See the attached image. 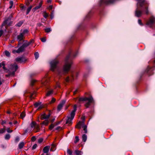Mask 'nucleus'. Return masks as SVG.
Instances as JSON below:
<instances>
[{
    "instance_id": "1",
    "label": "nucleus",
    "mask_w": 155,
    "mask_h": 155,
    "mask_svg": "<svg viewBox=\"0 0 155 155\" xmlns=\"http://www.w3.org/2000/svg\"><path fill=\"white\" fill-rule=\"evenodd\" d=\"M71 54V52H70L66 58L65 64L63 68V71H62L61 68L58 66V64L59 62L57 60H53L50 62V64L51 70L52 71H57L58 73V75L59 76H60L64 73L68 72L69 71L71 65L72 64V62L71 61H69Z\"/></svg>"
},
{
    "instance_id": "12",
    "label": "nucleus",
    "mask_w": 155,
    "mask_h": 155,
    "mask_svg": "<svg viewBox=\"0 0 155 155\" xmlns=\"http://www.w3.org/2000/svg\"><path fill=\"white\" fill-rule=\"evenodd\" d=\"M15 60L16 61L19 62L20 63L25 62L26 61V59L24 57H20L17 58Z\"/></svg>"
},
{
    "instance_id": "37",
    "label": "nucleus",
    "mask_w": 155,
    "mask_h": 155,
    "mask_svg": "<svg viewBox=\"0 0 155 155\" xmlns=\"http://www.w3.org/2000/svg\"><path fill=\"white\" fill-rule=\"evenodd\" d=\"M5 52L6 55L8 57L10 55V53L9 51H5Z\"/></svg>"
},
{
    "instance_id": "50",
    "label": "nucleus",
    "mask_w": 155,
    "mask_h": 155,
    "mask_svg": "<svg viewBox=\"0 0 155 155\" xmlns=\"http://www.w3.org/2000/svg\"><path fill=\"white\" fill-rule=\"evenodd\" d=\"M54 127V125L52 124H51L50 126H49V129L50 130H51Z\"/></svg>"
},
{
    "instance_id": "8",
    "label": "nucleus",
    "mask_w": 155,
    "mask_h": 155,
    "mask_svg": "<svg viewBox=\"0 0 155 155\" xmlns=\"http://www.w3.org/2000/svg\"><path fill=\"white\" fill-rule=\"evenodd\" d=\"M115 0H101L100 5H101L103 4L107 5L113 3Z\"/></svg>"
},
{
    "instance_id": "9",
    "label": "nucleus",
    "mask_w": 155,
    "mask_h": 155,
    "mask_svg": "<svg viewBox=\"0 0 155 155\" xmlns=\"http://www.w3.org/2000/svg\"><path fill=\"white\" fill-rule=\"evenodd\" d=\"M24 35H23V34L21 33H20V34L17 36V40L18 42V45H19L21 44L20 42V41H22L23 42H24L25 41L24 40Z\"/></svg>"
},
{
    "instance_id": "53",
    "label": "nucleus",
    "mask_w": 155,
    "mask_h": 155,
    "mask_svg": "<svg viewBox=\"0 0 155 155\" xmlns=\"http://www.w3.org/2000/svg\"><path fill=\"white\" fill-rule=\"evenodd\" d=\"M41 40L42 42H45L46 41V39L45 38H41Z\"/></svg>"
},
{
    "instance_id": "19",
    "label": "nucleus",
    "mask_w": 155,
    "mask_h": 155,
    "mask_svg": "<svg viewBox=\"0 0 155 155\" xmlns=\"http://www.w3.org/2000/svg\"><path fill=\"white\" fill-rule=\"evenodd\" d=\"M82 140L84 142H85L87 139V136L85 134H83L82 136Z\"/></svg>"
},
{
    "instance_id": "30",
    "label": "nucleus",
    "mask_w": 155,
    "mask_h": 155,
    "mask_svg": "<svg viewBox=\"0 0 155 155\" xmlns=\"http://www.w3.org/2000/svg\"><path fill=\"white\" fill-rule=\"evenodd\" d=\"M10 137V135L9 134H6L5 137V139L6 140H9Z\"/></svg>"
},
{
    "instance_id": "44",
    "label": "nucleus",
    "mask_w": 155,
    "mask_h": 155,
    "mask_svg": "<svg viewBox=\"0 0 155 155\" xmlns=\"http://www.w3.org/2000/svg\"><path fill=\"white\" fill-rule=\"evenodd\" d=\"M36 140V138L35 136H33L31 138V140L32 141L34 142Z\"/></svg>"
},
{
    "instance_id": "15",
    "label": "nucleus",
    "mask_w": 155,
    "mask_h": 155,
    "mask_svg": "<svg viewBox=\"0 0 155 155\" xmlns=\"http://www.w3.org/2000/svg\"><path fill=\"white\" fill-rule=\"evenodd\" d=\"M49 82L48 78H44L42 81V84L43 85H46Z\"/></svg>"
},
{
    "instance_id": "55",
    "label": "nucleus",
    "mask_w": 155,
    "mask_h": 155,
    "mask_svg": "<svg viewBox=\"0 0 155 155\" xmlns=\"http://www.w3.org/2000/svg\"><path fill=\"white\" fill-rule=\"evenodd\" d=\"M36 81L35 80H32L31 81V85H34V83H35Z\"/></svg>"
},
{
    "instance_id": "62",
    "label": "nucleus",
    "mask_w": 155,
    "mask_h": 155,
    "mask_svg": "<svg viewBox=\"0 0 155 155\" xmlns=\"http://www.w3.org/2000/svg\"><path fill=\"white\" fill-rule=\"evenodd\" d=\"M30 42H31V44L33 43L34 42V41L33 39H31V41H30Z\"/></svg>"
},
{
    "instance_id": "59",
    "label": "nucleus",
    "mask_w": 155,
    "mask_h": 155,
    "mask_svg": "<svg viewBox=\"0 0 155 155\" xmlns=\"http://www.w3.org/2000/svg\"><path fill=\"white\" fill-rule=\"evenodd\" d=\"M6 121L5 120H2L1 122V124L2 125H3L6 123Z\"/></svg>"
},
{
    "instance_id": "18",
    "label": "nucleus",
    "mask_w": 155,
    "mask_h": 155,
    "mask_svg": "<svg viewBox=\"0 0 155 155\" xmlns=\"http://www.w3.org/2000/svg\"><path fill=\"white\" fill-rule=\"evenodd\" d=\"M34 129H35V132H37L39 131L40 130L39 126L38 125L36 124Z\"/></svg>"
},
{
    "instance_id": "64",
    "label": "nucleus",
    "mask_w": 155,
    "mask_h": 155,
    "mask_svg": "<svg viewBox=\"0 0 155 155\" xmlns=\"http://www.w3.org/2000/svg\"><path fill=\"white\" fill-rule=\"evenodd\" d=\"M42 5V2H41L39 4V5L40 6V7H41Z\"/></svg>"
},
{
    "instance_id": "43",
    "label": "nucleus",
    "mask_w": 155,
    "mask_h": 155,
    "mask_svg": "<svg viewBox=\"0 0 155 155\" xmlns=\"http://www.w3.org/2000/svg\"><path fill=\"white\" fill-rule=\"evenodd\" d=\"M48 9L49 10V11H53L52 9V6L51 5H50V6H49L48 8Z\"/></svg>"
},
{
    "instance_id": "54",
    "label": "nucleus",
    "mask_w": 155,
    "mask_h": 155,
    "mask_svg": "<svg viewBox=\"0 0 155 155\" xmlns=\"http://www.w3.org/2000/svg\"><path fill=\"white\" fill-rule=\"evenodd\" d=\"M10 4L11 5L9 7V8H11L13 6V2H12V1H10Z\"/></svg>"
},
{
    "instance_id": "10",
    "label": "nucleus",
    "mask_w": 155,
    "mask_h": 155,
    "mask_svg": "<svg viewBox=\"0 0 155 155\" xmlns=\"http://www.w3.org/2000/svg\"><path fill=\"white\" fill-rule=\"evenodd\" d=\"M65 102L66 100H63L61 101L57 107V110L58 111H60L61 109L63 106L65 104Z\"/></svg>"
},
{
    "instance_id": "29",
    "label": "nucleus",
    "mask_w": 155,
    "mask_h": 155,
    "mask_svg": "<svg viewBox=\"0 0 155 155\" xmlns=\"http://www.w3.org/2000/svg\"><path fill=\"white\" fill-rule=\"evenodd\" d=\"M82 127L83 128V130L84 131V133H87V126L86 125H84Z\"/></svg>"
},
{
    "instance_id": "60",
    "label": "nucleus",
    "mask_w": 155,
    "mask_h": 155,
    "mask_svg": "<svg viewBox=\"0 0 155 155\" xmlns=\"http://www.w3.org/2000/svg\"><path fill=\"white\" fill-rule=\"evenodd\" d=\"M9 124L10 125V126L12 127V126H13V124H12V122H9Z\"/></svg>"
},
{
    "instance_id": "48",
    "label": "nucleus",
    "mask_w": 155,
    "mask_h": 155,
    "mask_svg": "<svg viewBox=\"0 0 155 155\" xmlns=\"http://www.w3.org/2000/svg\"><path fill=\"white\" fill-rule=\"evenodd\" d=\"M56 87L58 88H59L60 87V84L58 82H56Z\"/></svg>"
},
{
    "instance_id": "45",
    "label": "nucleus",
    "mask_w": 155,
    "mask_h": 155,
    "mask_svg": "<svg viewBox=\"0 0 155 155\" xmlns=\"http://www.w3.org/2000/svg\"><path fill=\"white\" fill-rule=\"evenodd\" d=\"M55 100H56L55 98H52L51 101L50 102V103L52 104V103H54L55 102Z\"/></svg>"
},
{
    "instance_id": "42",
    "label": "nucleus",
    "mask_w": 155,
    "mask_h": 155,
    "mask_svg": "<svg viewBox=\"0 0 155 155\" xmlns=\"http://www.w3.org/2000/svg\"><path fill=\"white\" fill-rule=\"evenodd\" d=\"M43 138H40L38 140V143H41L43 141Z\"/></svg>"
},
{
    "instance_id": "3",
    "label": "nucleus",
    "mask_w": 155,
    "mask_h": 155,
    "mask_svg": "<svg viewBox=\"0 0 155 155\" xmlns=\"http://www.w3.org/2000/svg\"><path fill=\"white\" fill-rule=\"evenodd\" d=\"M87 102L85 104V106L86 108H88L91 105V104L93 102V99L92 97L90 96L89 97H84L80 98L78 100V102L79 103L81 101Z\"/></svg>"
},
{
    "instance_id": "46",
    "label": "nucleus",
    "mask_w": 155,
    "mask_h": 155,
    "mask_svg": "<svg viewBox=\"0 0 155 155\" xmlns=\"http://www.w3.org/2000/svg\"><path fill=\"white\" fill-rule=\"evenodd\" d=\"M19 140V138L18 137H16L15 140V142H18Z\"/></svg>"
},
{
    "instance_id": "27",
    "label": "nucleus",
    "mask_w": 155,
    "mask_h": 155,
    "mask_svg": "<svg viewBox=\"0 0 155 155\" xmlns=\"http://www.w3.org/2000/svg\"><path fill=\"white\" fill-rule=\"evenodd\" d=\"M49 123V121L48 120H46L44 121L42 124L45 125H47Z\"/></svg>"
},
{
    "instance_id": "56",
    "label": "nucleus",
    "mask_w": 155,
    "mask_h": 155,
    "mask_svg": "<svg viewBox=\"0 0 155 155\" xmlns=\"http://www.w3.org/2000/svg\"><path fill=\"white\" fill-rule=\"evenodd\" d=\"M3 33V31L2 30H0V37L2 35Z\"/></svg>"
},
{
    "instance_id": "4",
    "label": "nucleus",
    "mask_w": 155,
    "mask_h": 155,
    "mask_svg": "<svg viewBox=\"0 0 155 155\" xmlns=\"http://www.w3.org/2000/svg\"><path fill=\"white\" fill-rule=\"evenodd\" d=\"M78 73L77 72H71L70 75L67 76L65 79L66 82H72L78 77Z\"/></svg>"
},
{
    "instance_id": "40",
    "label": "nucleus",
    "mask_w": 155,
    "mask_h": 155,
    "mask_svg": "<svg viewBox=\"0 0 155 155\" xmlns=\"http://www.w3.org/2000/svg\"><path fill=\"white\" fill-rule=\"evenodd\" d=\"M5 129H0V133L2 134L5 132Z\"/></svg>"
},
{
    "instance_id": "51",
    "label": "nucleus",
    "mask_w": 155,
    "mask_h": 155,
    "mask_svg": "<svg viewBox=\"0 0 155 155\" xmlns=\"http://www.w3.org/2000/svg\"><path fill=\"white\" fill-rule=\"evenodd\" d=\"M138 23L141 25H143V24L141 22V20L140 19H138Z\"/></svg>"
},
{
    "instance_id": "11",
    "label": "nucleus",
    "mask_w": 155,
    "mask_h": 155,
    "mask_svg": "<svg viewBox=\"0 0 155 155\" xmlns=\"http://www.w3.org/2000/svg\"><path fill=\"white\" fill-rule=\"evenodd\" d=\"M155 21V18L153 16H152L150 18L149 21L147 23L148 25H151L153 24Z\"/></svg>"
},
{
    "instance_id": "34",
    "label": "nucleus",
    "mask_w": 155,
    "mask_h": 155,
    "mask_svg": "<svg viewBox=\"0 0 155 155\" xmlns=\"http://www.w3.org/2000/svg\"><path fill=\"white\" fill-rule=\"evenodd\" d=\"M45 32L47 33L51 31V28H46L45 29Z\"/></svg>"
},
{
    "instance_id": "28",
    "label": "nucleus",
    "mask_w": 155,
    "mask_h": 155,
    "mask_svg": "<svg viewBox=\"0 0 155 155\" xmlns=\"http://www.w3.org/2000/svg\"><path fill=\"white\" fill-rule=\"evenodd\" d=\"M25 112H22L20 114V117L22 119L25 117Z\"/></svg>"
},
{
    "instance_id": "39",
    "label": "nucleus",
    "mask_w": 155,
    "mask_h": 155,
    "mask_svg": "<svg viewBox=\"0 0 155 155\" xmlns=\"http://www.w3.org/2000/svg\"><path fill=\"white\" fill-rule=\"evenodd\" d=\"M67 152L70 155H72V151L69 149H68Z\"/></svg>"
},
{
    "instance_id": "58",
    "label": "nucleus",
    "mask_w": 155,
    "mask_h": 155,
    "mask_svg": "<svg viewBox=\"0 0 155 155\" xmlns=\"http://www.w3.org/2000/svg\"><path fill=\"white\" fill-rule=\"evenodd\" d=\"M150 67H148L147 69V73H148L149 71L150 70Z\"/></svg>"
},
{
    "instance_id": "52",
    "label": "nucleus",
    "mask_w": 155,
    "mask_h": 155,
    "mask_svg": "<svg viewBox=\"0 0 155 155\" xmlns=\"http://www.w3.org/2000/svg\"><path fill=\"white\" fill-rule=\"evenodd\" d=\"M37 147V145L36 144H35L32 147V149L34 150V149H36V148Z\"/></svg>"
},
{
    "instance_id": "31",
    "label": "nucleus",
    "mask_w": 155,
    "mask_h": 155,
    "mask_svg": "<svg viewBox=\"0 0 155 155\" xmlns=\"http://www.w3.org/2000/svg\"><path fill=\"white\" fill-rule=\"evenodd\" d=\"M32 8V6H30L27 9V12H26V14L27 15L28 14L29 12H30V11H31V8Z\"/></svg>"
},
{
    "instance_id": "23",
    "label": "nucleus",
    "mask_w": 155,
    "mask_h": 155,
    "mask_svg": "<svg viewBox=\"0 0 155 155\" xmlns=\"http://www.w3.org/2000/svg\"><path fill=\"white\" fill-rule=\"evenodd\" d=\"M53 90H51L50 91H48L46 94V95L47 96H49L53 93Z\"/></svg>"
},
{
    "instance_id": "16",
    "label": "nucleus",
    "mask_w": 155,
    "mask_h": 155,
    "mask_svg": "<svg viewBox=\"0 0 155 155\" xmlns=\"http://www.w3.org/2000/svg\"><path fill=\"white\" fill-rule=\"evenodd\" d=\"M2 67V68L4 71H5L7 70V69L5 67V61H2L0 63V67Z\"/></svg>"
},
{
    "instance_id": "7",
    "label": "nucleus",
    "mask_w": 155,
    "mask_h": 155,
    "mask_svg": "<svg viewBox=\"0 0 155 155\" xmlns=\"http://www.w3.org/2000/svg\"><path fill=\"white\" fill-rule=\"evenodd\" d=\"M12 18V15H10L8 18H6L2 24V26H5L6 25L8 26L10 25L12 23V21H11Z\"/></svg>"
},
{
    "instance_id": "63",
    "label": "nucleus",
    "mask_w": 155,
    "mask_h": 155,
    "mask_svg": "<svg viewBox=\"0 0 155 155\" xmlns=\"http://www.w3.org/2000/svg\"><path fill=\"white\" fill-rule=\"evenodd\" d=\"M61 127H59V126H58V127L56 129V130H59L60 128H61Z\"/></svg>"
},
{
    "instance_id": "20",
    "label": "nucleus",
    "mask_w": 155,
    "mask_h": 155,
    "mask_svg": "<svg viewBox=\"0 0 155 155\" xmlns=\"http://www.w3.org/2000/svg\"><path fill=\"white\" fill-rule=\"evenodd\" d=\"M24 145V143L23 142L20 143L18 144V147L19 149H21L22 148Z\"/></svg>"
},
{
    "instance_id": "17",
    "label": "nucleus",
    "mask_w": 155,
    "mask_h": 155,
    "mask_svg": "<svg viewBox=\"0 0 155 155\" xmlns=\"http://www.w3.org/2000/svg\"><path fill=\"white\" fill-rule=\"evenodd\" d=\"M84 124V122H82L81 121L79 122L76 125V127L80 129L81 128V126Z\"/></svg>"
},
{
    "instance_id": "33",
    "label": "nucleus",
    "mask_w": 155,
    "mask_h": 155,
    "mask_svg": "<svg viewBox=\"0 0 155 155\" xmlns=\"http://www.w3.org/2000/svg\"><path fill=\"white\" fill-rule=\"evenodd\" d=\"M75 152L76 155H81V152L79 150H76Z\"/></svg>"
},
{
    "instance_id": "13",
    "label": "nucleus",
    "mask_w": 155,
    "mask_h": 155,
    "mask_svg": "<svg viewBox=\"0 0 155 155\" xmlns=\"http://www.w3.org/2000/svg\"><path fill=\"white\" fill-rule=\"evenodd\" d=\"M50 149V147L48 146H47L45 147L43 150V151L44 153H46V154H48L47 153H48L49 150Z\"/></svg>"
},
{
    "instance_id": "26",
    "label": "nucleus",
    "mask_w": 155,
    "mask_h": 155,
    "mask_svg": "<svg viewBox=\"0 0 155 155\" xmlns=\"http://www.w3.org/2000/svg\"><path fill=\"white\" fill-rule=\"evenodd\" d=\"M34 55H35V59L36 60L37 59L39 56V54L37 52H35V53L34 54Z\"/></svg>"
},
{
    "instance_id": "41",
    "label": "nucleus",
    "mask_w": 155,
    "mask_h": 155,
    "mask_svg": "<svg viewBox=\"0 0 155 155\" xmlns=\"http://www.w3.org/2000/svg\"><path fill=\"white\" fill-rule=\"evenodd\" d=\"M28 32V30H27L25 29V30H24L23 31L22 33H21L23 34V35H24V34H25L27 33Z\"/></svg>"
},
{
    "instance_id": "49",
    "label": "nucleus",
    "mask_w": 155,
    "mask_h": 155,
    "mask_svg": "<svg viewBox=\"0 0 155 155\" xmlns=\"http://www.w3.org/2000/svg\"><path fill=\"white\" fill-rule=\"evenodd\" d=\"M11 72H10L9 74H6L5 75L6 76V77H8L9 76H14V75H12L11 74Z\"/></svg>"
},
{
    "instance_id": "22",
    "label": "nucleus",
    "mask_w": 155,
    "mask_h": 155,
    "mask_svg": "<svg viewBox=\"0 0 155 155\" xmlns=\"http://www.w3.org/2000/svg\"><path fill=\"white\" fill-rule=\"evenodd\" d=\"M55 146L56 145H55V144H54V143H52L51 144V147L50 149V151H54L55 150V149L54 148L55 147Z\"/></svg>"
},
{
    "instance_id": "24",
    "label": "nucleus",
    "mask_w": 155,
    "mask_h": 155,
    "mask_svg": "<svg viewBox=\"0 0 155 155\" xmlns=\"http://www.w3.org/2000/svg\"><path fill=\"white\" fill-rule=\"evenodd\" d=\"M43 15L44 17L45 18H47L48 16V14L47 13V12L45 11H44L43 12Z\"/></svg>"
},
{
    "instance_id": "47",
    "label": "nucleus",
    "mask_w": 155,
    "mask_h": 155,
    "mask_svg": "<svg viewBox=\"0 0 155 155\" xmlns=\"http://www.w3.org/2000/svg\"><path fill=\"white\" fill-rule=\"evenodd\" d=\"M6 130L8 133H11L13 131L12 130H10L9 128H8Z\"/></svg>"
},
{
    "instance_id": "21",
    "label": "nucleus",
    "mask_w": 155,
    "mask_h": 155,
    "mask_svg": "<svg viewBox=\"0 0 155 155\" xmlns=\"http://www.w3.org/2000/svg\"><path fill=\"white\" fill-rule=\"evenodd\" d=\"M36 123L34 122H32L30 124V126L32 128H34Z\"/></svg>"
},
{
    "instance_id": "38",
    "label": "nucleus",
    "mask_w": 155,
    "mask_h": 155,
    "mask_svg": "<svg viewBox=\"0 0 155 155\" xmlns=\"http://www.w3.org/2000/svg\"><path fill=\"white\" fill-rule=\"evenodd\" d=\"M79 140V137L78 136H76L75 137V140L74 141V142L75 143H76Z\"/></svg>"
},
{
    "instance_id": "5",
    "label": "nucleus",
    "mask_w": 155,
    "mask_h": 155,
    "mask_svg": "<svg viewBox=\"0 0 155 155\" xmlns=\"http://www.w3.org/2000/svg\"><path fill=\"white\" fill-rule=\"evenodd\" d=\"M28 46L27 43V41L24 42L23 45L20 46L17 50H13L12 51V52L13 54H15L16 53H20L22 52L25 50V48Z\"/></svg>"
},
{
    "instance_id": "61",
    "label": "nucleus",
    "mask_w": 155,
    "mask_h": 155,
    "mask_svg": "<svg viewBox=\"0 0 155 155\" xmlns=\"http://www.w3.org/2000/svg\"><path fill=\"white\" fill-rule=\"evenodd\" d=\"M42 24L41 23H38L37 25L39 27H40L42 25Z\"/></svg>"
},
{
    "instance_id": "32",
    "label": "nucleus",
    "mask_w": 155,
    "mask_h": 155,
    "mask_svg": "<svg viewBox=\"0 0 155 155\" xmlns=\"http://www.w3.org/2000/svg\"><path fill=\"white\" fill-rule=\"evenodd\" d=\"M23 22L22 21H19L18 24H16V25L18 27H20L23 24Z\"/></svg>"
},
{
    "instance_id": "2",
    "label": "nucleus",
    "mask_w": 155,
    "mask_h": 155,
    "mask_svg": "<svg viewBox=\"0 0 155 155\" xmlns=\"http://www.w3.org/2000/svg\"><path fill=\"white\" fill-rule=\"evenodd\" d=\"M77 105L75 104L73 107L74 110L71 111L70 114L68 115L67 117L66 124L69 125L72 124V120L74 118L75 115V113L77 110Z\"/></svg>"
},
{
    "instance_id": "25",
    "label": "nucleus",
    "mask_w": 155,
    "mask_h": 155,
    "mask_svg": "<svg viewBox=\"0 0 155 155\" xmlns=\"http://www.w3.org/2000/svg\"><path fill=\"white\" fill-rule=\"evenodd\" d=\"M30 95L29 97L31 98H34V97H33V95L35 94V91L33 92H29Z\"/></svg>"
},
{
    "instance_id": "57",
    "label": "nucleus",
    "mask_w": 155,
    "mask_h": 155,
    "mask_svg": "<svg viewBox=\"0 0 155 155\" xmlns=\"http://www.w3.org/2000/svg\"><path fill=\"white\" fill-rule=\"evenodd\" d=\"M41 7H40V6H39V5H38V6H36L35 8V9H38L39 8Z\"/></svg>"
},
{
    "instance_id": "36",
    "label": "nucleus",
    "mask_w": 155,
    "mask_h": 155,
    "mask_svg": "<svg viewBox=\"0 0 155 155\" xmlns=\"http://www.w3.org/2000/svg\"><path fill=\"white\" fill-rule=\"evenodd\" d=\"M41 104V103H38L36 102L34 104V105L35 107H37L39 105H40Z\"/></svg>"
},
{
    "instance_id": "35",
    "label": "nucleus",
    "mask_w": 155,
    "mask_h": 155,
    "mask_svg": "<svg viewBox=\"0 0 155 155\" xmlns=\"http://www.w3.org/2000/svg\"><path fill=\"white\" fill-rule=\"evenodd\" d=\"M54 11H52L51 12V19H52L54 17Z\"/></svg>"
},
{
    "instance_id": "14",
    "label": "nucleus",
    "mask_w": 155,
    "mask_h": 155,
    "mask_svg": "<svg viewBox=\"0 0 155 155\" xmlns=\"http://www.w3.org/2000/svg\"><path fill=\"white\" fill-rule=\"evenodd\" d=\"M50 115H46L45 114H42L41 116V118L42 120L48 119L50 117Z\"/></svg>"
},
{
    "instance_id": "6",
    "label": "nucleus",
    "mask_w": 155,
    "mask_h": 155,
    "mask_svg": "<svg viewBox=\"0 0 155 155\" xmlns=\"http://www.w3.org/2000/svg\"><path fill=\"white\" fill-rule=\"evenodd\" d=\"M9 70L10 71H11V74L12 75H14L15 72L16 71L18 68V67L17 65L15 63L13 64H11L9 67Z\"/></svg>"
}]
</instances>
